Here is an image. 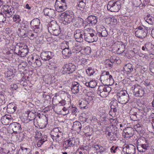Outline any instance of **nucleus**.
<instances>
[{
	"instance_id": "7",
	"label": "nucleus",
	"mask_w": 154,
	"mask_h": 154,
	"mask_svg": "<svg viewBox=\"0 0 154 154\" xmlns=\"http://www.w3.org/2000/svg\"><path fill=\"white\" fill-rule=\"evenodd\" d=\"M120 8V6L116 2L113 1L109 2L107 6L108 10L111 12H118Z\"/></svg>"
},
{
	"instance_id": "23",
	"label": "nucleus",
	"mask_w": 154,
	"mask_h": 154,
	"mask_svg": "<svg viewBox=\"0 0 154 154\" xmlns=\"http://www.w3.org/2000/svg\"><path fill=\"white\" fill-rule=\"evenodd\" d=\"M53 56L51 52L50 51L44 52L41 54V58L45 60H48L51 58Z\"/></svg>"
},
{
	"instance_id": "59",
	"label": "nucleus",
	"mask_w": 154,
	"mask_h": 154,
	"mask_svg": "<svg viewBox=\"0 0 154 154\" xmlns=\"http://www.w3.org/2000/svg\"><path fill=\"white\" fill-rule=\"evenodd\" d=\"M45 142L44 140H39L38 141V142L37 143V146L38 147H40L41 145H42L43 143Z\"/></svg>"
},
{
	"instance_id": "43",
	"label": "nucleus",
	"mask_w": 154,
	"mask_h": 154,
	"mask_svg": "<svg viewBox=\"0 0 154 154\" xmlns=\"http://www.w3.org/2000/svg\"><path fill=\"white\" fill-rule=\"evenodd\" d=\"M80 19L79 18H77L76 17H75V21L74 22H72L73 23V24L74 26L75 27H79V26H80V25L79 24L80 22H81Z\"/></svg>"
},
{
	"instance_id": "20",
	"label": "nucleus",
	"mask_w": 154,
	"mask_h": 154,
	"mask_svg": "<svg viewBox=\"0 0 154 154\" xmlns=\"http://www.w3.org/2000/svg\"><path fill=\"white\" fill-rule=\"evenodd\" d=\"M14 133L16 134L20 133L21 130V125L17 122H13L10 124Z\"/></svg>"
},
{
	"instance_id": "58",
	"label": "nucleus",
	"mask_w": 154,
	"mask_h": 154,
	"mask_svg": "<svg viewBox=\"0 0 154 154\" xmlns=\"http://www.w3.org/2000/svg\"><path fill=\"white\" fill-rule=\"evenodd\" d=\"M55 131L56 132H57V131H59V130H58V129L55 128L54 129V131L52 132V135H51V136L53 137H56L57 136V133H54V132Z\"/></svg>"
},
{
	"instance_id": "21",
	"label": "nucleus",
	"mask_w": 154,
	"mask_h": 154,
	"mask_svg": "<svg viewBox=\"0 0 154 154\" xmlns=\"http://www.w3.org/2000/svg\"><path fill=\"white\" fill-rule=\"evenodd\" d=\"M31 63L35 67L40 66L42 65L40 59L38 57L36 56H32L31 57Z\"/></svg>"
},
{
	"instance_id": "51",
	"label": "nucleus",
	"mask_w": 154,
	"mask_h": 154,
	"mask_svg": "<svg viewBox=\"0 0 154 154\" xmlns=\"http://www.w3.org/2000/svg\"><path fill=\"white\" fill-rule=\"evenodd\" d=\"M144 84L148 88H149V87H151L152 86V84L150 83V80L148 79L144 81Z\"/></svg>"
},
{
	"instance_id": "1",
	"label": "nucleus",
	"mask_w": 154,
	"mask_h": 154,
	"mask_svg": "<svg viewBox=\"0 0 154 154\" xmlns=\"http://www.w3.org/2000/svg\"><path fill=\"white\" fill-rule=\"evenodd\" d=\"M85 40L88 43H92L97 41L98 37L97 33L92 29L88 28L84 31Z\"/></svg>"
},
{
	"instance_id": "30",
	"label": "nucleus",
	"mask_w": 154,
	"mask_h": 154,
	"mask_svg": "<svg viewBox=\"0 0 154 154\" xmlns=\"http://www.w3.org/2000/svg\"><path fill=\"white\" fill-rule=\"evenodd\" d=\"M113 128L112 126H109V127H106V132H108L107 133V137L108 139H109V138H110V137H112L114 135L116 134H114L113 132V131L111 128Z\"/></svg>"
},
{
	"instance_id": "22",
	"label": "nucleus",
	"mask_w": 154,
	"mask_h": 154,
	"mask_svg": "<svg viewBox=\"0 0 154 154\" xmlns=\"http://www.w3.org/2000/svg\"><path fill=\"white\" fill-rule=\"evenodd\" d=\"M43 12L45 15L53 17L55 15V11L54 10L49 8H46L44 9Z\"/></svg>"
},
{
	"instance_id": "36",
	"label": "nucleus",
	"mask_w": 154,
	"mask_h": 154,
	"mask_svg": "<svg viewBox=\"0 0 154 154\" xmlns=\"http://www.w3.org/2000/svg\"><path fill=\"white\" fill-rule=\"evenodd\" d=\"M109 106L111 109H113L114 112L116 111V108L118 106L117 104L116 101L113 100L111 101L109 103Z\"/></svg>"
},
{
	"instance_id": "64",
	"label": "nucleus",
	"mask_w": 154,
	"mask_h": 154,
	"mask_svg": "<svg viewBox=\"0 0 154 154\" xmlns=\"http://www.w3.org/2000/svg\"><path fill=\"white\" fill-rule=\"evenodd\" d=\"M11 88L14 90H16L17 88V86L16 84H15L14 85H11Z\"/></svg>"
},
{
	"instance_id": "26",
	"label": "nucleus",
	"mask_w": 154,
	"mask_h": 154,
	"mask_svg": "<svg viewBox=\"0 0 154 154\" xmlns=\"http://www.w3.org/2000/svg\"><path fill=\"white\" fill-rule=\"evenodd\" d=\"M39 20H32L31 22L30 25L35 30H38L39 29V25L40 22L39 21Z\"/></svg>"
},
{
	"instance_id": "29",
	"label": "nucleus",
	"mask_w": 154,
	"mask_h": 154,
	"mask_svg": "<svg viewBox=\"0 0 154 154\" xmlns=\"http://www.w3.org/2000/svg\"><path fill=\"white\" fill-rule=\"evenodd\" d=\"M62 53L64 56L68 58L70 57L72 54L70 50L66 47L63 50Z\"/></svg>"
},
{
	"instance_id": "48",
	"label": "nucleus",
	"mask_w": 154,
	"mask_h": 154,
	"mask_svg": "<svg viewBox=\"0 0 154 154\" xmlns=\"http://www.w3.org/2000/svg\"><path fill=\"white\" fill-rule=\"evenodd\" d=\"M13 20L15 22L17 23H19L20 21V17L18 15H14L13 17Z\"/></svg>"
},
{
	"instance_id": "18",
	"label": "nucleus",
	"mask_w": 154,
	"mask_h": 154,
	"mask_svg": "<svg viewBox=\"0 0 154 154\" xmlns=\"http://www.w3.org/2000/svg\"><path fill=\"white\" fill-rule=\"evenodd\" d=\"M29 52V49L26 45L23 47L21 46L19 47V49L17 54L19 55H20L21 56L24 57Z\"/></svg>"
},
{
	"instance_id": "2",
	"label": "nucleus",
	"mask_w": 154,
	"mask_h": 154,
	"mask_svg": "<svg viewBox=\"0 0 154 154\" xmlns=\"http://www.w3.org/2000/svg\"><path fill=\"white\" fill-rule=\"evenodd\" d=\"M137 149L140 152H144L149 149V143L145 138H140L137 141Z\"/></svg>"
},
{
	"instance_id": "54",
	"label": "nucleus",
	"mask_w": 154,
	"mask_h": 154,
	"mask_svg": "<svg viewBox=\"0 0 154 154\" xmlns=\"http://www.w3.org/2000/svg\"><path fill=\"white\" fill-rule=\"evenodd\" d=\"M97 85V83L95 81H91L90 82V88H93L95 87Z\"/></svg>"
},
{
	"instance_id": "4",
	"label": "nucleus",
	"mask_w": 154,
	"mask_h": 154,
	"mask_svg": "<svg viewBox=\"0 0 154 154\" xmlns=\"http://www.w3.org/2000/svg\"><path fill=\"white\" fill-rule=\"evenodd\" d=\"M134 31L135 36L140 38H145L147 35L146 30L141 26H139L136 28Z\"/></svg>"
},
{
	"instance_id": "16",
	"label": "nucleus",
	"mask_w": 154,
	"mask_h": 154,
	"mask_svg": "<svg viewBox=\"0 0 154 154\" xmlns=\"http://www.w3.org/2000/svg\"><path fill=\"white\" fill-rule=\"evenodd\" d=\"M86 21L90 26L95 25L97 22V17L96 16L91 15L86 19Z\"/></svg>"
},
{
	"instance_id": "37",
	"label": "nucleus",
	"mask_w": 154,
	"mask_h": 154,
	"mask_svg": "<svg viewBox=\"0 0 154 154\" xmlns=\"http://www.w3.org/2000/svg\"><path fill=\"white\" fill-rule=\"evenodd\" d=\"M86 2V0H79V4L77 6L78 9H83L84 8Z\"/></svg>"
},
{
	"instance_id": "53",
	"label": "nucleus",
	"mask_w": 154,
	"mask_h": 154,
	"mask_svg": "<svg viewBox=\"0 0 154 154\" xmlns=\"http://www.w3.org/2000/svg\"><path fill=\"white\" fill-rule=\"evenodd\" d=\"M5 103L4 96L2 94H0V106Z\"/></svg>"
},
{
	"instance_id": "35",
	"label": "nucleus",
	"mask_w": 154,
	"mask_h": 154,
	"mask_svg": "<svg viewBox=\"0 0 154 154\" xmlns=\"http://www.w3.org/2000/svg\"><path fill=\"white\" fill-rule=\"evenodd\" d=\"M130 117L131 119L133 121H136L137 120V112H133L132 110L130 111Z\"/></svg>"
},
{
	"instance_id": "24",
	"label": "nucleus",
	"mask_w": 154,
	"mask_h": 154,
	"mask_svg": "<svg viewBox=\"0 0 154 154\" xmlns=\"http://www.w3.org/2000/svg\"><path fill=\"white\" fill-rule=\"evenodd\" d=\"M59 28V26L57 24L56 22L55 21H52L50 22V24H49V26H48V29L49 32L55 29H58Z\"/></svg>"
},
{
	"instance_id": "8",
	"label": "nucleus",
	"mask_w": 154,
	"mask_h": 154,
	"mask_svg": "<svg viewBox=\"0 0 154 154\" xmlns=\"http://www.w3.org/2000/svg\"><path fill=\"white\" fill-rule=\"evenodd\" d=\"M117 97L118 100L120 103L122 104L125 103L129 101V95L127 92H121L120 94L117 95Z\"/></svg>"
},
{
	"instance_id": "57",
	"label": "nucleus",
	"mask_w": 154,
	"mask_h": 154,
	"mask_svg": "<svg viewBox=\"0 0 154 154\" xmlns=\"http://www.w3.org/2000/svg\"><path fill=\"white\" fill-rule=\"evenodd\" d=\"M60 134H59L58 133L57 134L56 138V141H59L61 140V138L62 136V134H61V132H60Z\"/></svg>"
},
{
	"instance_id": "5",
	"label": "nucleus",
	"mask_w": 154,
	"mask_h": 154,
	"mask_svg": "<svg viewBox=\"0 0 154 154\" xmlns=\"http://www.w3.org/2000/svg\"><path fill=\"white\" fill-rule=\"evenodd\" d=\"M132 88L133 90V93L136 97H142L143 96L145 91L140 86L138 85H133Z\"/></svg>"
},
{
	"instance_id": "38",
	"label": "nucleus",
	"mask_w": 154,
	"mask_h": 154,
	"mask_svg": "<svg viewBox=\"0 0 154 154\" xmlns=\"http://www.w3.org/2000/svg\"><path fill=\"white\" fill-rule=\"evenodd\" d=\"M12 120V118L11 115H5L3 116L1 119V121L2 122L6 121L8 122Z\"/></svg>"
},
{
	"instance_id": "14",
	"label": "nucleus",
	"mask_w": 154,
	"mask_h": 154,
	"mask_svg": "<svg viewBox=\"0 0 154 154\" xmlns=\"http://www.w3.org/2000/svg\"><path fill=\"white\" fill-rule=\"evenodd\" d=\"M60 2L61 4L58 5L56 7L57 10L58 12H62L67 8V4L66 0H57L56 3Z\"/></svg>"
},
{
	"instance_id": "60",
	"label": "nucleus",
	"mask_w": 154,
	"mask_h": 154,
	"mask_svg": "<svg viewBox=\"0 0 154 154\" xmlns=\"http://www.w3.org/2000/svg\"><path fill=\"white\" fill-rule=\"evenodd\" d=\"M106 29L104 30H103L101 32V33H100L99 35H100L102 37H105L106 36Z\"/></svg>"
},
{
	"instance_id": "61",
	"label": "nucleus",
	"mask_w": 154,
	"mask_h": 154,
	"mask_svg": "<svg viewBox=\"0 0 154 154\" xmlns=\"http://www.w3.org/2000/svg\"><path fill=\"white\" fill-rule=\"evenodd\" d=\"M92 148L95 150H97L100 148V145H95L92 146Z\"/></svg>"
},
{
	"instance_id": "32",
	"label": "nucleus",
	"mask_w": 154,
	"mask_h": 154,
	"mask_svg": "<svg viewBox=\"0 0 154 154\" xmlns=\"http://www.w3.org/2000/svg\"><path fill=\"white\" fill-rule=\"evenodd\" d=\"M110 150L112 153H116L119 154H122V152L119 149L118 146H112L110 149Z\"/></svg>"
},
{
	"instance_id": "55",
	"label": "nucleus",
	"mask_w": 154,
	"mask_h": 154,
	"mask_svg": "<svg viewBox=\"0 0 154 154\" xmlns=\"http://www.w3.org/2000/svg\"><path fill=\"white\" fill-rule=\"evenodd\" d=\"M5 17L2 12H0V22H4L5 21Z\"/></svg>"
},
{
	"instance_id": "6",
	"label": "nucleus",
	"mask_w": 154,
	"mask_h": 154,
	"mask_svg": "<svg viewBox=\"0 0 154 154\" xmlns=\"http://www.w3.org/2000/svg\"><path fill=\"white\" fill-rule=\"evenodd\" d=\"M63 74L67 73L70 74L72 73L75 71L76 66L72 63H69L66 64L63 66Z\"/></svg>"
},
{
	"instance_id": "47",
	"label": "nucleus",
	"mask_w": 154,
	"mask_h": 154,
	"mask_svg": "<svg viewBox=\"0 0 154 154\" xmlns=\"http://www.w3.org/2000/svg\"><path fill=\"white\" fill-rule=\"evenodd\" d=\"M106 48L105 46V44H103L101 48L100 52V54H102L103 55H105L106 54Z\"/></svg>"
},
{
	"instance_id": "45",
	"label": "nucleus",
	"mask_w": 154,
	"mask_h": 154,
	"mask_svg": "<svg viewBox=\"0 0 154 154\" xmlns=\"http://www.w3.org/2000/svg\"><path fill=\"white\" fill-rule=\"evenodd\" d=\"M88 104L86 101H85L84 100H83L80 103V107L81 109H86L87 108V106Z\"/></svg>"
},
{
	"instance_id": "15",
	"label": "nucleus",
	"mask_w": 154,
	"mask_h": 154,
	"mask_svg": "<svg viewBox=\"0 0 154 154\" xmlns=\"http://www.w3.org/2000/svg\"><path fill=\"white\" fill-rule=\"evenodd\" d=\"M75 141L74 138H71L64 141L63 143V146L66 149L69 147L73 146L75 145Z\"/></svg>"
},
{
	"instance_id": "33",
	"label": "nucleus",
	"mask_w": 154,
	"mask_h": 154,
	"mask_svg": "<svg viewBox=\"0 0 154 154\" xmlns=\"http://www.w3.org/2000/svg\"><path fill=\"white\" fill-rule=\"evenodd\" d=\"M132 66V65L131 64L128 63L124 66V69L125 71L131 72L133 71V68Z\"/></svg>"
},
{
	"instance_id": "39",
	"label": "nucleus",
	"mask_w": 154,
	"mask_h": 154,
	"mask_svg": "<svg viewBox=\"0 0 154 154\" xmlns=\"http://www.w3.org/2000/svg\"><path fill=\"white\" fill-rule=\"evenodd\" d=\"M116 22L117 20L114 19L113 17H106V23H107L108 24H113V23H116Z\"/></svg>"
},
{
	"instance_id": "46",
	"label": "nucleus",
	"mask_w": 154,
	"mask_h": 154,
	"mask_svg": "<svg viewBox=\"0 0 154 154\" xmlns=\"http://www.w3.org/2000/svg\"><path fill=\"white\" fill-rule=\"evenodd\" d=\"M86 72L87 74L90 76L93 75L95 73V71L94 70V69L91 67L88 68L86 70Z\"/></svg>"
},
{
	"instance_id": "13",
	"label": "nucleus",
	"mask_w": 154,
	"mask_h": 154,
	"mask_svg": "<svg viewBox=\"0 0 154 154\" xmlns=\"http://www.w3.org/2000/svg\"><path fill=\"white\" fill-rule=\"evenodd\" d=\"M39 30H35L34 29L33 31L29 30L27 32L23 35L24 37L26 36L29 37L30 39H33L38 36L37 32Z\"/></svg>"
},
{
	"instance_id": "62",
	"label": "nucleus",
	"mask_w": 154,
	"mask_h": 154,
	"mask_svg": "<svg viewBox=\"0 0 154 154\" xmlns=\"http://www.w3.org/2000/svg\"><path fill=\"white\" fill-rule=\"evenodd\" d=\"M149 69L151 72L154 74V65L150 66Z\"/></svg>"
},
{
	"instance_id": "44",
	"label": "nucleus",
	"mask_w": 154,
	"mask_h": 154,
	"mask_svg": "<svg viewBox=\"0 0 154 154\" xmlns=\"http://www.w3.org/2000/svg\"><path fill=\"white\" fill-rule=\"evenodd\" d=\"M72 51L74 53H77L80 52L82 50V48H81L80 46L77 45L76 46H74V47L72 49Z\"/></svg>"
},
{
	"instance_id": "27",
	"label": "nucleus",
	"mask_w": 154,
	"mask_h": 154,
	"mask_svg": "<svg viewBox=\"0 0 154 154\" xmlns=\"http://www.w3.org/2000/svg\"><path fill=\"white\" fill-rule=\"evenodd\" d=\"M26 113L28 115V118L29 121H31L33 120H34V121H35L36 116V112L35 111H28Z\"/></svg>"
},
{
	"instance_id": "12",
	"label": "nucleus",
	"mask_w": 154,
	"mask_h": 154,
	"mask_svg": "<svg viewBox=\"0 0 154 154\" xmlns=\"http://www.w3.org/2000/svg\"><path fill=\"white\" fill-rule=\"evenodd\" d=\"M72 85L71 90L73 93L75 94L78 93L80 94L82 93V87L77 82H74Z\"/></svg>"
},
{
	"instance_id": "25",
	"label": "nucleus",
	"mask_w": 154,
	"mask_h": 154,
	"mask_svg": "<svg viewBox=\"0 0 154 154\" xmlns=\"http://www.w3.org/2000/svg\"><path fill=\"white\" fill-rule=\"evenodd\" d=\"M106 86L112 85L114 83V80L112 76L110 75L108 72L106 71Z\"/></svg>"
},
{
	"instance_id": "3",
	"label": "nucleus",
	"mask_w": 154,
	"mask_h": 154,
	"mask_svg": "<svg viewBox=\"0 0 154 154\" xmlns=\"http://www.w3.org/2000/svg\"><path fill=\"white\" fill-rule=\"evenodd\" d=\"M61 17L62 21L65 24L74 22L75 21L74 13L71 11H66L65 12L62 13Z\"/></svg>"
},
{
	"instance_id": "50",
	"label": "nucleus",
	"mask_w": 154,
	"mask_h": 154,
	"mask_svg": "<svg viewBox=\"0 0 154 154\" xmlns=\"http://www.w3.org/2000/svg\"><path fill=\"white\" fill-rule=\"evenodd\" d=\"M116 57L115 56H112L110 57V59H106V62L108 63L109 62L110 63H114L116 61Z\"/></svg>"
},
{
	"instance_id": "41",
	"label": "nucleus",
	"mask_w": 154,
	"mask_h": 154,
	"mask_svg": "<svg viewBox=\"0 0 154 154\" xmlns=\"http://www.w3.org/2000/svg\"><path fill=\"white\" fill-rule=\"evenodd\" d=\"M51 34H52L53 35L55 36L58 35L60 33L61 31L60 28H58V29H56L54 30H52L49 32Z\"/></svg>"
},
{
	"instance_id": "40",
	"label": "nucleus",
	"mask_w": 154,
	"mask_h": 154,
	"mask_svg": "<svg viewBox=\"0 0 154 154\" xmlns=\"http://www.w3.org/2000/svg\"><path fill=\"white\" fill-rule=\"evenodd\" d=\"M149 24H154V16H151L149 18H147L145 20Z\"/></svg>"
},
{
	"instance_id": "11",
	"label": "nucleus",
	"mask_w": 154,
	"mask_h": 154,
	"mask_svg": "<svg viewBox=\"0 0 154 154\" xmlns=\"http://www.w3.org/2000/svg\"><path fill=\"white\" fill-rule=\"evenodd\" d=\"M84 33L83 31L81 29H76L74 32V37L76 41L78 42H83L84 38L83 34Z\"/></svg>"
},
{
	"instance_id": "28",
	"label": "nucleus",
	"mask_w": 154,
	"mask_h": 154,
	"mask_svg": "<svg viewBox=\"0 0 154 154\" xmlns=\"http://www.w3.org/2000/svg\"><path fill=\"white\" fill-rule=\"evenodd\" d=\"M72 127L75 130L80 131L82 128L81 124L79 122L76 121L73 122Z\"/></svg>"
},
{
	"instance_id": "19",
	"label": "nucleus",
	"mask_w": 154,
	"mask_h": 154,
	"mask_svg": "<svg viewBox=\"0 0 154 154\" xmlns=\"http://www.w3.org/2000/svg\"><path fill=\"white\" fill-rule=\"evenodd\" d=\"M124 134L123 135L124 136L125 138L126 139L129 138L132 136L134 132V130L133 128L130 127H128L123 130Z\"/></svg>"
},
{
	"instance_id": "31",
	"label": "nucleus",
	"mask_w": 154,
	"mask_h": 154,
	"mask_svg": "<svg viewBox=\"0 0 154 154\" xmlns=\"http://www.w3.org/2000/svg\"><path fill=\"white\" fill-rule=\"evenodd\" d=\"M64 42L68 46V48L72 49L75 44V42L73 40H69V41H65Z\"/></svg>"
},
{
	"instance_id": "56",
	"label": "nucleus",
	"mask_w": 154,
	"mask_h": 154,
	"mask_svg": "<svg viewBox=\"0 0 154 154\" xmlns=\"http://www.w3.org/2000/svg\"><path fill=\"white\" fill-rule=\"evenodd\" d=\"M103 90V91L101 92L100 91V95L103 97H106V89L104 88Z\"/></svg>"
},
{
	"instance_id": "17",
	"label": "nucleus",
	"mask_w": 154,
	"mask_h": 154,
	"mask_svg": "<svg viewBox=\"0 0 154 154\" xmlns=\"http://www.w3.org/2000/svg\"><path fill=\"white\" fill-rule=\"evenodd\" d=\"M114 50L118 54H121L123 53L125 50V45L120 42H118L116 46L114 47Z\"/></svg>"
},
{
	"instance_id": "52",
	"label": "nucleus",
	"mask_w": 154,
	"mask_h": 154,
	"mask_svg": "<svg viewBox=\"0 0 154 154\" xmlns=\"http://www.w3.org/2000/svg\"><path fill=\"white\" fill-rule=\"evenodd\" d=\"M117 139L116 135H114L112 137H110V138H109L108 139L109 140V142L110 143H114L115 142Z\"/></svg>"
},
{
	"instance_id": "10",
	"label": "nucleus",
	"mask_w": 154,
	"mask_h": 154,
	"mask_svg": "<svg viewBox=\"0 0 154 154\" xmlns=\"http://www.w3.org/2000/svg\"><path fill=\"white\" fill-rule=\"evenodd\" d=\"M123 151L127 154H135V147L132 144L124 145L123 148Z\"/></svg>"
},
{
	"instance_id": "42",
	"label": "nucleus",
	"mask_w": 154,
	"mask_h": 154,
	"mask_svg": "<svg viewBox=\"0 0 154 154\" xmlns=\"http://www.w3.org/2000/svg\"><path fill=\"white\" fill-rule=\"evenodd\" d=\"M14 11V9L13 8H10L9 10L6 13V14L5 15V17H11L12 15H13Z\"/></svg>"
},
{
	"instance_id": "49",
	"label": "nucleus",
	"mask_w": 154,
	"mask_h": 154,
	"mask_svg": "<svg viewBox=\"0 0 154 154\" xmlns=\"http://www.w3.org/2000/svg\"><path fill=\"white\" fill-rule=\"evenodd\" d=\"M94 97L91 96H87L85 98V101L87 102V103L88 104L89 103L93 100Z\"/></svg>"
},
{
	"instance_id": "34",
	"label": "nucleus",
	"mask_w": 154,
	"mask_h": 154,
	"mask_svg": "<svg viewBox=\"0 0 154 154\" xmlns=\"http://www.w3.org/2000/svg\"><path fill=\"white\" fill-rule=\"evenodd\" d=\"M106 73L105 71H103L101 75L100 79L102 83L105 86L106 85V77L105 75Z\"/></svg>"
},
{
	"instance_id": "9",
	"label": "nucleus",
	"mask_w": 154,
	"mask_h": 154,
	"mask_svg": "<svg viewBox=\"0 0 154 154\" xmlns=\"http://www.w3.org/2000/svg\"><path fill=\"white\" fill-rule=\"evenodd\" d=\"M142 49L151 54L154 55V45H153L151 42H146L144 46L142 47Z\"/></svg>"
},
{
	"instance_id": "63",
	"label": "nucleus",
	"mask_w": 154,
	"mask_h": 154,
	"mask_svg": "<svg viewBox=\"0 0 154 154\" xmlns=\"http://www.w3.org/2000/svg\"><path fill=\"white\" fill-rule=\"evenodd\" d=\"M85 147H86V146H80L79 147L78 149L80 150V151H82L83 152L85 149Z\"/></svg>"
}]
</instances>
